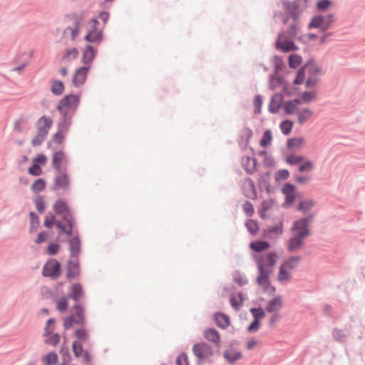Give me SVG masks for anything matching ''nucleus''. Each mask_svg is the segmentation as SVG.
I'll use <instances>...</instances> for the list:
<instances>
[{
	"label": "nucleus",
	"instance_id": "1",
	"mask_svg": "<svg viewBox=\"0 0 365 365\" xmlns=\"http://www.w3.org/2000/svg\"><path fill=\"white\" fill-rule=\"evenodd\" d=\"M253 258L258 270L256 282L259 286L267 287L269 284L270 276L277 262L278 255L274 252H269L264 254H255L253 255Z\"/></svg>",
	"mask_w": 365,
	"mask_h": 365
},
{
	"label": "nucleus",
	"instance_id": "2",
	"mask_svg": "<svg viewBox=\"0 0 365 365\" xmlns=\"http://www.w3.org/2000/svg\"><path fill=\"white\" fill-rule=\"evenodd\" d=\"M54 210L63 219L62 221L56 222V226L60 230V233H65L68 236L71 235L74 222L67 205L63 200H58L54 205Z\"/></svg>",
	"mask_w": 365,
	"mask_h": 365
},
{
	"label": "nucleus",
	"instance_id": "3",
	"mask_svg": "<svg viewBox=\"0 0 365 365\" xmlns=\"http://www.w3.org/2000/svg\"><path fill=\"white\" fill-rule=\"evenodd\" d=\"M297 26L293 25L288 32L280 34L276 42L277 49L283 52L297 51L298 47L294 43L293 38L297 35Z\"/></svg>",
	"mask_w": 365,
	"mask_h": 365
},
{
	"label": "nucleus",
	"instance_id": "4",
	"mask_svg": "<svg viewBox=\"0 0 365 365\" xmlns=\"http://www.w3.org/2000/svg\"><path fill=\"white\" fill-rule=\"evenodd\" d=\"M86 28L84 39L89 43L100 44L103 40V27L100 23L96 19H91L87 22Z\"/></svg>",
	"mask_w": 365,
	"mask_h": 365
},
{
	"label": "nucleus",
	"instance_id": "5",
	"mask_svg": "<svg viewBox=\"0 0 365 365\" xmlns=\"http://www.w3.org/2000/svg\"><path fill=\"white\" fill-rule=\"evenodd\" d=\"M299 261V257H292L282 263L279 268L277 280L282 283L289 282L292 277L291 272L297 267Z\"/></svg>",
	"mask_w": 365,
	"mask_h": 365
},
{
	"label": "nucleus",
	"instance_id": "6",
	"mask_svg": "<svg viewBox=\"0 0 365 365\" xmlns=\"http://www.w3.org/2000/svg\"><path fill=\"white\" fill-rule=\"evenodd\" d=\"M316 94L314 91L302 93L299 98L289 101L284 103V110L288 115H293L297 110V106L302 103H309L314 100Z\"/></svg>",
	"mask_w": 365,
	"mask_h": 365
},
{
	"label": "nucleus",
	"instance_id": "7",
	"mask_svg": "<svg viewBox=\"0 0 365 365\" xmlns=\"http://www.w3.org/2000/svg\"><path fill=\"white\" fill-rule=\"evenodd\" d=\"M80 98V95H67L59 101L57 110L63 115H67L68 110H74L78 106Z\"/></svg>",
	"mask_w": 365,
	"mask_h": 365
},
{
	"label": "nucleus",
	"instance_id": "8",
	"mask_svg": "<svg viewBox=\"0 0 365 365\" xmlns=\"http://www.w3.org/2000/svg\"><path fill=\"white\" fill-rule=\"evenodd\" d=\"M313 215H309L307 217L302 218L294 222L292 231V234H295L304 237L309 235V230L308 228L309 224L312 222Z\"/></svg>",
	"mask_w": 365,
	"mask_h": 365
},
{
	"label": "nucleus",
	"instance_id": "9",
	"mask_svg": "<svg viewBox=\"0 0 365 365\" xmlns=\"http://www.w3.org/2000/svg\"><path fill=\"white\" fill-rule=\"evenodd\" d=\"M60 264L55 259H49L43 266L42 274L53 279H57L61 274Z\"/></svg>",
	"mask_w": 365,
	"mask_h": 365
},
{
	"label": "nucleus",
	"instance_id": "10",
	"mask_svg": "<svg viewBox=\"0 0 365 365\" xmlns=\"http://www.w3.org/2000/svg\"><path fill=\"white\" fill-rule=\"evenodd\" d=\"M334 15L317 16L312 19L309 26L313 28H319L322 31L327 30L334 22Z\"/></svg>",
	"mask_w": 365,
	"mask_h": 365
},
{
	"label": "nucleus",
	"instance_id": "11",
	"mask_svg": "<svg viewBox=\"0 0 365 365\" xmlns=\"http://www.w3.org/2000/svg\"><path fill=\"white\" fill-rule=\"evenodd\" d=\"M91 66H81L76 69L72 77V83L75 87L83 85L87 78Z\"/></svg>",
	"mask_w": 365,
	"mask_h": 365
},
{
	"label": "nucleus",
	"instance_id": "12",
	"mask_svg": "<svg viewBox=\"0 0 365 365\" xmlns=\"http://www.w3.org/2000/svg\"><path fill=\"white\" fill-rule=\"evenodd\" d=\"M192 351L196 357L201 360L208 359L212 355V348L205 343L195 344L192 347Z\"/></svg>",
	"mask_w": 365,
	"mask_h": 365
},
{
	"label": "nucleus",
	"instance_id": "13",
	"mask_svg": "<svg viewBox=\"0 0 365 365\" xmlns=\"http://www.w3.org/2000/svg\"><path fill=\"white\" fill-rule=\"evenodd\" d=\"M70 185L68 176L65 170L56 171L55 177V189L67 190Z\"/></svg>",
	"mask_w": 365,
	"mask_h": 365
},
{
	"label": "nucleus",
	"instance_id": "14",
	"mask_svg": "<svg viewBox=\"0 0 365 365\" xmlns=\"http://www.w3.org/2000/svg\"><path fill=\"white\" fill-rule=\"evenodd\" d=\"M52 125V118L47 115H42L36 123L37 131L46 135H48Z\"/></svg>",
	"mask_w": 365,
	"mask_h": 365
},
{
	"label": "nucleus",
	"instance_id": "15",
	"mask_svg": "<svg viewBox=\"0 0 365 365\" xmlns=\"http://www.w3.org/2000/svg\"><path fill=\"white\" fill-rule=\"evenodd\" d=\"M294 114L297 115V123L299 125H303L311 120L313 115V110L309 108L299 109V106H297V110Z\"/></svg>",
	"mask_w": 365,
	"mask_h": 365
},
{
	"label": "nucleus",
	"instance_id": "16",
	"mask_svg": "<svg viewBox=\"0 0 365 365\" xmlns=\"http://www.w3.org/2000/svg\"><path fill=\"white\" fill-rule=\"evenodd\" d=\"M97 50L92 46L87 45L82 53V63L85 66H91L92 61L94 59Z\"/></svg>",
	"mask_w": 365,
	"mask_h": 365
},
{
	"label": "nucleus",
	"instance_id": "17",
	"mask_svg": "<svg viewBox=\"0 0 365 365\" xmlns=\"http://www.w3.org/2000/svg\"><path fill=\"white\" fill-rule=\"evenodd\" d=\"M66 163V158L65 153L63 151H57L53 153L52 164L56 170H63L62 169V166L63 164Z\"/></svg>",
	"mask_w": 365,
	"mask_h": 365
},
{
	"label": "nucleus",
	"instance_id": "18",
	"mask_svg": "<svg viewBox=\"0 0 365 365\" xmlns=\"http://www.w3.org/2000/svg\"><path fill=\"white\" fill-rule=\"evenodd\" d=\"M306 237L292 234V237L288 242V250L294 252L300 249L304 243V240Z\"/></svg>",
	"mask_w": 365,
	"mask_h": 365
},
{
	"label": "nucleus",
	"instance_id": "19",
	"mask_svg": "<svg viewBox=\"0 0 365 365\" xmlns=\"http://www.w3.org/2000/svg\"><path fill=\"white\" fill-rule=\"evenodd\" d=\"M282 306V298L281 297H277L268 302L265 310L269 313L277 312L281 309Z\"/></svg>",
	"mask_w": 365,
	"mask_h": 365
},
{
	"label": "nucleus",
	"instance_id": "20",
	"mask_svg": "<svg viewBox=\"0 0 365 365\" xmlns=\"http://www.w3.org/2000/svg\"><path fill=\"white\" fill-rule=\"evenodd\" d=\"M203 336L205 339L213 344H219L220 342V336L218 331L212 328H209L204 331Z\"/></svg>",
	"mask_w": 365,
	"mask_h": 365
},
{
	"label": "nucleus",
	"instance_id": "21",
	"mask_svg": "<svg viewBox=\"0 0 365 365\" xmlns=\"http://www.w3.org/2000/svg\"><path fill=\"white\" fill-rule=\"evenodd\" d=\"M270 247V244L266 241L257 240L252 242L250 244V248L256 252H261L268 250Z\"/></svg>",
	"mask_w": 365,
	"mask_h": 365
},
{
	"label": "nucleus",
	"instance_id": "22",
	"mask_svg": "<svg viewBox=\"0 0 365 365\" xmlns=\"http://www.w3.org/2000/svg\"><path fill=\"white\" fill-rule=\"evenodd\" d=\"M215 320L216 324L220 328L225 329L230 325V319L225 314L220 313L215 314Z\"/></svg>",
	"mask_w": 365,
	"mask_h": 365
},
{
	"label": "nucleus",
	"instance_id": "23",
	"mask_svg": "<svg viewBox=\"0 0 365 365\" xmlns=\"http://www.w3.org/2000/svg\"><path fill=\"white\" fill-rule=\"evenodd\" d=\"M70 252L71 255L74 257L77 256L80 252L81 242L78 237H72L70 241Z\"/></svg>",
	"mask_w": 365,
	"mask_h": 365
},
{
	"label": "nucleus",
	"instance_id": "24",
	"mask_svg": "<svg viewBox=\"0 0 365 365\" xmlns=\"http://www.w3.org/2000/svg\"><path fill=\"white\" fill-rule=\"evenodd\" d=\"M294 186L290 184H287L283 188V192L286 196V202L292 203L295 199Z\"/></svg>",
	"mask_w": 365,
	"mask_h": 365
},
{
	"label": "nucleus",
	"instance_id": "25",
	"mask_svg": "<svg viewBox=\"0 0 365 365\" xmlns=\"http://www.w3.org/2000/svg\"><path fill=\"white\" fill-rule=\"evenodd\" d=\"M225 359L230 363H234L242 358L240 352L235 350H227L223 354Z\"/></svg>",
	"mask_w": 365,
	"mask_h": 365
},
{
	"label": "nucleus",
	"instance_id": "26",
	"mask_svg": "<svg viewBox=\"0 0 365 365\" xmlns=\"http://www.w3.org/2000/svg\"><path fill=\"white\" fill-rule=\"evenodd\" d=\"M74 313L72 314V316H74V318L76 319V324H81L84 322V312L82 307L80 305H75L73 307Z\"/></svg>",
	"mask_w": 365,
	"mask_h": 365
},
{
	"label": "nucleus",
	"instance_id": "27",
	"mask_svg": "<svg viewBox=\"0 0 365 365\" xmlns=\"http://www.w3.org/2000/svg\"><path fill=\"white\" fill-rule=\"evenodd\" d=\"M83 295V288L79 284H73L71 287L70 297L75 301H78Z\"/></svg>",
	"mask_w": 365,
	"mask_h": 365
},
{
	"label": "nucleus",
	"instance_id": "28",
	"mask_svg": "<svg viewBox=\"0 0 365 365\" xmlns=\"http://www.w3.org/2000/svg\"><path fill=\"white\" fill-rule=\"evenodd\" d=\"M305 143L306 140L304 138H295L288 140L287 146L291 149H299L305 144Z\"/></svg>",
	"mask_w": 365,
	"mask_h": 365
},
{
	"label": "nucleus",
	"instance_id": "29",
	"mask_svg": "<svg viewBox=\"0 0 365 365\" xmlns=\"http://www.w3.org/2000/svg\"><path fill=\"white\" fill-rule=\"evenodd\" d=\"M315 205V202L310 199H307L301 201L297 209L305 213L310 210Z\"/></svg>",
	"mask_w": 365,
	"mask_h": 365
},
{
	"label": "nucleus",
	"instance_id": "30",
	"mask_svg": "<svg viewBox=\"0 0 365 365\" xmlns=\"http://www.w3.org/2000/svg\"><path fill=\"white\" fill-rule=\"evenodd\" d=\"M282 98L279 95H275L271 100L269 106V110L271 113H277L280 107Z\"/></svg>",
	"mask_w": 365,
	"mask_h": 365
},
{
	"label": "nucleus",
	"instance_id": "31",
	"mask_svg": "<svg viewBox=\"0 0 365 365\" xmlns=\"http://www.w3.org/2000/svg\"><path fill=\"white\" fill-rule=\"evenodd\" d=\"M242 302L243 297L242 293L233 294L230 297L231 305L235 310H238L240 308V307L242 305Z\"/></svg>",
	"mask_w": 365,
	"mask_h": 365
},
{
	"label": "nucleus",
	"instance_id": "32",
	"mask_svg": "<svg viewBox=\"0 0 365 365\" xmlns=\"http://www.w3.org/2000/svg\"><path fill=\"white\" fill-rule=\"evenodd\" d=\"M78 274H79V270H78V263L70 262L68 267L67 274H66L67 278H68V279L74 278L76 276H78Z\"/></svg>",
	"mask_w": 365,
	"mask_h": 365
},
{
	"label": "nucleus",
	"instance_id": "33",
	"mask_svg": "<svg viewBox=\"0 0 365 365\" xmlns=\"http://www.w3.org/2000/svg\"><path fill=\"white\" fill-rule=\"evenodd\" d=\"M45 187L46 181L42 178H39L34 181L31 187V189L34 192L38 193L43 191Z\"/></svg>",
	"mask_w": 365,
	"mask_h": 365
},
{
	"label": "nucleus",
	"instance_id": "34",
	"mask_svg": "<svg viewBox=\"0 0 365 365\" xmlns=\"http://www.w3.org/2000/svg\"><path fill=\"white\" fill-rule=\"evenodd\" d=\"M78 51L76 48L67 49L63 56V59L66 61H72L77 58Z\"/></svg>",
	"mask_w": 365,
	"mask_h": 365
},
{
	"label": "nucleus",
	"instance_id": "35",
	"mask_svg": "<svg viewBox=\"0 0 365 365\" xmlns=\"http://www.w3.org/2000/svg\"><path fill=\"white\" fill-rule=\"evenodd\" d=\"M51 91L55 95H61L64 91V85L62 81H55L51 85Z\"/></svg>",
	"mask_w": 365,
	"mask_h": 365
},
{
	"label": "nucleus",
	"instance_id": "36",
	"mask_svg": "<svg viewBox=\"0 0 365 365\" xmlns=\"http://www.w3.org/2000/svg\"><path fill=\"white\" fill-rule=\"evenodd\" d=\"M255 160L249 157L242 159V165L248 173H252L255 170Z\"/></svg>",
	"mask_w": 365,
	"mask_h": 365
},
{
	"label": "nucleus",
	"instance_id": "37",
	"mask_svg": "<svg viewBox=\"0 0 365 365\" xmlns=\"http://www.w3.org/2000/svg\"><path fill=\"white\" fill-rule=\"evenodd\" d=\"M272 140V135L270 130H266L262 135V138L260 140V145L263 148H266L271 144Z\"/></svg>",
	"mask_w": 365,
	"mask_h": 365
},
{
	"label": "nucleus",
	"instance_id": "38",
	"mask_svg": "<svg viewBox=\"0 0 365 365\" xmlns=\"http://www.w3.org/2000/svg\"><path fill=\"white\" fill-rule=\"evenodd\" d=\"M279 128L283 134L288 135L292 130L293 123L289 120H285L280 123Z\"/></svg>",
	"mask_w": 365,
	"mask_h": 365
},
{
	"label": "nucleus",
	"instance_id": "39",
	"mask_svg": "<svg viewBox=\"0 0 365 365\" xmlns=\"http://www.w3.org/2000/svg\"><path fill=\"white\" fill-rule=\"evenodd\" d=\"M273 206V202L271 200H264L261 204V210L259 212L260 217L265 218L267 212Z\"/></svg>",
	"mask_w": 365,
	"mask_h": 365
},
{
	"label": "nucleus",
	"instance_id": "40",
	"mask_svg": "<svg viewBox=\"0 0 365 365\" xmlns=\"http://www.w3.org/2000/svg\"><path fill=\"white\" fill-rule=\"evenodd\" d=\"M56 309L60 312H65L68 306V299L65 297H61L56 301Z\"/></svg>",
	"mask_w": 365,
	"mask_h": 365
},
{
	"label": "nucleus",
	"instance_id": "41",
	"mask_svg": "<svg viewBox=\"0 0 365 365\" xmlns=\"http://www.w3.org/2000/svg\"><path fill=\"white\" fill-rule=\"evenodd\" d=\"M246 227L252 235H256L259 231L257 222L254 220H249L246 222Z\"/></svg>",
	"mask_w": 365,
	"mask_h": 365
},
{
	"label": "nucleus",
	"instance_id": "42",
	"mask_svg": "<svg viewBox=\"0 0 365 365\" xmlns=\"http://www.w3.org/2000/svg\"><path fill=\"white\" fill-rule=\"evenodd\" d=\"M43 361L47 365H54L58 362V356L56 353H49L43 357Z\"/></svg>",
	"mask_w": 365,
	"mask_h": 365
},
{
	"label": "nucleus",
	"instance_id": "43",
	"mask_svg": "<svg viewBox=\"0 0 365 365\" xmlns=\"http://www.w3.org/2000/svg\"><path fill=\"white\" fill-rule=\"evenodd\" d=\"M271 232H275L277 235H282V232H283V223H282V222H280L275 227H273L272 228H268L267 230H264V236L267 237Z\"/></svg>",
	"mask_w": 365,
	"mask_h": 365
},
{
	"label": "nucleus",
	"instance_id": "44",
	"mask_svg": "<svg viewBox=\"0 0 365 365\" xmlns=\"http://www.w3.org/2000/svg\"><path fill=\"white\" fill-rule=\"evenodd\" d=\"M302 63V57L297 54H292L289 58V65L291 68H297Z\"/></svg>",
	"mask_w": 365,
	"mask_h": 365
},
{
	"label": "nucleus",
	"instance_id": "45",
	"mask_svg": "<svg viewBox=\"0 0 365 365\" xmlns=\"http://www.w3.org/2000/svg\"><path fill=\"white\" fill-rule=\"evenodd\" d=\"M73 353L76 357L81 356L85 352L83 349V346L79 341H74L72 344Z\"/></svg>",
	"mask_w": 365,
	"mask_h": 365
},
{
	"label": "nucleus",
	"instance_id": "46",
	"mask_svg": "<svg viewBox=\"0 0 365 365\" xmlns=\"http://www.w3.org/2000/svg\"><path fill=\"white\" fill-rule=\"evenodd\" d=\"M46 136V135L37 131L36 135L32 139V145L34 146L40 145L44 141Z\"/></svg>",
	"mask_w": 365,
	"mask_h": 365
},
{
	"label": "nucleus",
	"instance_id": "47",
	"mask_svg": "<svg viewBox=\"0 0 365 365\" xmlns=\"http://www.w3.org/2000/svg\"><path fill=\"white\" fill-rule=\"evenodd\" d=\"M70 33L71 38L74 40L79 34V24L76 23L74 27H68L65 29L64 34Z\"/></svg>",
	"mask_w": 365,
	"mask_h": 365
},
{
	"label": "nucleus",
	"instance_id": "48",
	"mask_svg": "<svg viewBox=\"0 0 365 365\" xmlns=\"http://www.w3.org/2000/svg\"><path fill=\"white\" fill-rule=\"evenodd\" d=\"M29 173L34 176H39L43 173V170L39 165L34 164L29 168Z\"/></svg>",
	"mask_w": 365,
	"mask_h": 365
},
{
	"label": "nucleus",
	"instance_id": "49",
	"mask_svg": "<svg viewBox=\"0 0 365 365\" xmlns=\"http://www.w3.org/2000/svg\"><path fill=\"white\" fill-rule=\"evenodd\" d=\"M303 161V157L302 155H289L286 158V162L289 165H296Z\"/></svg>",
	"mask_w": 365,
	"mask_h": 365
},
{
	"label": "nucleus",
	"instance_id": "50",
	"mask_svg": "<svg viewBox=\"0 0 365 365\" xmlns=\"http://www.w3.org/2000/svg\"><path fill=\"white\" fill-rule=\"evenodd\" d=\"M48 336V338L46 339V343L51 344V345H53V346H56V344H58L60 341V336L57 334H52V333L50 334V335H47Z\"/></svg>",
	"mask_w": 365,
	"mask_h": 365
},
{
	"label": "nucleus",
	"instance_id": "51",
	"mask_svg": "<svg viewBox=\"0 0 365 365\" xmlns=\"http://www.w3.org/2000/svg\"><path fill=\"white\" fill-rule=\"evenodd\" d=\"M75 336L81 341H85L88 339V334L85 329H79L75 331Z\"/></svg>",
	"mask_w": 365,
	"mask_h": 365
},
{
	"label": "nucleus",
	"instance_id": "52",
	"mask_svg": "<svg viewBox=\"0 0 365 365\" xmlns=\"http://www.w3.org/2000/svg\"><path fill=\"white\" fill-rule=\"evenodd\" d=\"M71 124V118H67L66 115H63V118L59 123V130L61 131H66Z\"/></svg>",
	"mask_w": 365,
	"mask_h": 365
},
{
	"label": "nucleus",
	"instance_id": "53",
	"mask_svg": "<svg viewBox=\"0 0 365 365\" xmlns=\"http://www.w3.org/2000/svg\"><path fill=\"white\" fill-rule=\"evenodd\" d=\"M314 168L313 163L311 160H306L299 168V172H309L311 171Z\"/></svg>",
	"mask_w": 365,
	"mask_h": 365
},
{
	"label": "nucleus",
	"instance_id": "54",
	"mask_svg": "<svg viewBox=\"0 0 365 365\" xmlns=\"http://www.w3.org/2000/svg\"><path fill=\"white\" fill-rule=\"evenodd\" d=\"M251 312L255 317V319H257L260 321L262 318L264 317L265 313L262 309H252Z\"/></svg>",
	"mask_w": 365,
	"mask_h": 365
},
{
	"label": "nucleus",
	"instance_id": "55",
	"mask_svg": "<svg viewBox=\"0 0 365 365\" xmlns=\"http://www.w3.org/2000/svg\"><path fill=\"white\" fill-rule=\"evenodd\" d=\"M47 161V158L44 154H38L35 158L33 160L34 164H37L41 165H43L46 164Z\"/></svg>",
	"mask_w": 365,
	"mask_h": 365
},
{
	"label": "nucleus",
	"instance_id": "56",
	"mask_svg": "<svg viewBox=\"0 0 365 365\" xmlns=\"http://www.w3.org/2000/svg\"><path fill=\"white\" fill-rule=\"evenodd\" d=\"M233 280L235 282L242 286L247 283L245 277L240 273H235L233 276Z\"/></svg>",
	"mask_w": 365,
	"mask_h": 365
},
{
	"label": "nucleus",
	"instance_id": "57",
	"mask_svg": "<svg viewBox=\"0 0 365 365\" xmlns=\"http://www.w3.org/2000/svg\"><path fill=\"white\" fill-rule=\"evenodd\" d=\"M243 210L245 212L246 215L250 217L254 213V207L253 205L250 202H245L243 204Z\"/></svg>",
	"mask_w": 365,
	"mask_h": 365
},
{
	"label": "nucleus",
	"instance_id": "58",
	"mask_svg": "<svg viewBox=\"0 0 365 365\" xmlns=\"http://www.w3.org/2000/svg\"><path fill=\"white\" fill-rule=\"evenodd\" d=\"M76 324V319L74 318V316H69L64 319V328L68 329L73 327V324Z\"/></svg>",
	"mask_w": 365,
	"mask_h": 365
},
{
	"label": "nucleus",
	"instance_id": "59",
	"mask_svg": "<svg viewBox=\"0 0 365 365\" xmlns=\"http://www.w3.org/2000/svg\"><path fill=\"white\" fill-rule=\"evenodd\" d=\"M30 217H31V230H36L37 228V227L38 226V224H39L38 217L34 212H31L30 213Z\"/></svg>",
	"mask_w": 365,
	"mask_h": 365
},
{
	"label": "nucleus",
	"instance_id": "60",
	"mask_svg": "<svg viewBox=\"0 0 365 365\" xmlns=\"http://www.w3.org/2000/svg\"><path fill=\"white\" fill-rule=\"evenodd\" d=\"M54 329V320L50 319L47 321L45 328V335H50Z\"/></svg>",
	"mask_w": 365,
	"mask_h": 365
},
{
	"label": "nucleus",
	"instance_id": "61",
	"mask_svg": "<svg viewBox=\"0 0 365 365\" xmlns=\"http://www.w3.org/2000/svg\"><path fill=\"white\" fill-rule=\"evenodd\" d=\"M176 363L177 365H189L187 356L185 354L179 355L177 358Z\"/></svg>",
	"mask_w": 365,
	"mask_h": 365
},
{
	"label": "nucleus",
	"instance_id": "62",
	"mask_svg": "<svg viewBox=\"0 0 365 365\" xmlns=\"http://www.w3.org/2000/svg\"><path fill=\"white\" fill-rule=\"evenodd\" d=\"M59 250L58 244H51L47 247V253L50 255H56Z\"/></svg>",
	"mask_w": 365,
	"mask_h": 365
},
{
	"label": "nucleus",
	"instance_id": "63",
	"mask_svg": "<svg viewBox=\"0 0 365 365\" xmlns=\"http://www.w3.org/2000/svg\"><path fill=\"white\" fill-rule=\"evenodd\" d=\"M331 2L329 0H322L317 4V9L320 11L326 10L330 5Z\"/></svg>",
	"mask_w": 365,
	"mask_h": 365
},
{
	"label": "nucleus",
	"instance_id": "64",
	"mask_svg": "<svg viewBox=\"0 0 365 365\" xmlns=\"http://www.w3.org/2000/svg\"><path fill=\"white\" fill-rule=\"evenodd\" d=\"M262 104V99L260 96H257L255 98L254 105L255 108V113H260V108Z\"/></svg>",
	"mask_w": 365,
	"mask_h": 365
}]
</instances>
